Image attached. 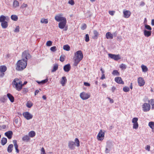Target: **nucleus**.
<instances>
[{
	"mask_svg": "<svg viewBox=\"0 0 154 154\" xmlns=\"http://www.w3.org/2000/svg\"><path fill=\"white\" fill-rule=\"evenodd\" d=\"M23 115L25 118L28 120L32 119L33 117V116L28 112H23Z\"/></svg>",
	"mask_w": 154,
	"mask_h": 154,
	"instance_id": "nucleus-11",
	"label": "nucleus"
},
{
	"mask_svg": "<svg viewBox=\"0 0 154 154\" xmlns=\"http://www.w3.org/2000/svg\"><path fill=\"white\" fill-rule=\"evenodd\" d=\"M28 134L29 137H33L35 136V133L34 131H31L29 132Z\"/></svg>",
	"mask_w": 154,
	"mask_h": 154,
	"instance_id": "nucleus-28",
	"label": "nucleus"
},
{
	"mask_svg": "<svg viewBox=\"0 0 154 154\" xmlns=\"http://www.w3.org/2000/svg\"><path fill=\"white\" fill-rule=\"evenodd\" d=\"M52 42L51 41H48L47 42L46 45L47 46H50L52 45Z\"/></svg>",
	"mask_w": 154,
	"mask_h": 154,
	"instance_id": "nucleus-47",
	"label": "nucleus"
},
{
	"mask_svg": "<svg viewBox=\"0 0 154 154\" xmlns=\"http://www.w3.org/2000/svg\"><path fill=\"white\" fill-rule=\"evenodd\" d=\"M70 69V66L69 64H67L64 66L63 69L66 72H68Z\"/></svg>",
	"mask_w": 154,
	"mask_h": 154,
	"instance_id": "nucleus-21",
	"label": "nucleus"
},
{
	"mask_svg": "<svg viewBox=\"0 0 154 154\" xmlns=\"http://www.w3.org/2000/svg\"><path fill=\"white\" fill-rule=\"evenodd\" d=\"M145 5V3L143 2H140V6H143Z\"/></svg>",
	"mask_w": 154,
	"mask_h": 154,
	"instance_id": "nucleus-61",
	"label": "nucleus"
},
{
	"mask_svg": "<svg viewBox=\"0 0 154 154\" xmlns=\"http://www.w3.org/2000/svg\"><path fill=\"white\" fill-rule=\"evenodd\" d=\"M115 11H109V14L113 16L114 15L115 13Z\"/></svg>",
	"mask_w": 154,
	"mask_h": 154,
	"instance_id": "nucleus-56",
	"label": "nucleus"
},
{
	"mask_svg": "<svg viewBox=\"0 0 154 154\" xmlns=\"http://www.w3.org/2000/svg\"><path fill=\"white\" fill-rule=\"evenodd\" d=\"M30 56L29 51H25L22 54V60L27 61L28 58Z\"/></svg>",
	"mask_w": 154,
	"mask_h": 154,
	"instance_id": "nucleus-8",
	"label": "nucleus"
},
{
	"mask_svg": "<svg viewBox=\"0 0 154 154\" xmlns=\"http://www.w3.org/2000/svg\"><path fill=\"white\" fill-rule=\"evenodd\" d=\"M91 95L89 93H87L85 92L81 93L80 94V97L83 100H86L90 97Z\"/></svg>",
	"mask_w": 154,
	"mask_h": 154,
	"instance_id": "nucleus-7",
	"label": "nucleus"
},
{
	"mask_svg": "<svg viewBox=\"0 0 154 154\" xmlns=\"http://www.w3.org/2000/svg\"><path fill=\"white\" fill-rule=\"evenodd\" d=\"M58 68V65L57 64H55L53 66V68L51 70V72L56 71Z\"/></svg>",
	"mask_w": 154,
	"mask_h": 154,
	"instance_id": "nucleus-29",
	"label": "nucleus"
},
{
	"mask_svg": "<svg viewBox=\"0 0 154 154\" xmlns=\"http://www.w3.org/2000/svg\"><path fill=\"white\" fill-rule=\"evenodd\" d=\"M11 18L14 21H17L18 20L17 16L16 15H12L11 16Z\"/></svg>",
	"mask_w": 154,
	"mask_h": 154,
	"instance_id": "nucleus-37",
	"label": "nucleus"
},
{
	"mask_svg": "<svg viewBox=\"0 0 154 154\" xmlns=\"http://www.w3.org/2000/svg\"><path fill=\"white\" fill-rule=\"evenodd\" d=\"M13 147V145L11 144L9 145L7 148V151L9 153H11L12 152Z\"/></svg>",
	"mask_w": 154,
	"mask_h": 154,
	"instance_id": "nucleus-25",
	"label": "nucleus"
},
{
	"mask_svg": "<svg viewBox=\"0 0 154 154\" xmlns=\"http://www.w3.org/2000/svg\"><path fill=\"white\" fill-rule=\"evenodd\" d=\"M63 14H60L56 15L54 17V19L57 21L60 22L58 24V27L60 29H64L67 23L66 18L63 17Z\"/></svg>",
	"mask_w": 154,
	"mask_h": 154,
	"instance_id": "nucleus-1",
	"label": "nucleus"
},
{
	"mask_svg": "<svg viewBox=\"0 0 154 154\" xmlns=\"http://www.w3.org/2000/svg\"><path fill=\"white\" fill-rule=\"evenodd\" d=\"M65 58V55L63 54L61 55L60 57V60L61 62H63L64 61Z\"/></svg>",
	"mask_w": 154,
	"mask_h": 154,
	"instance_id": "nucleus-40",
	"label": "nucleus"
},
{
	"mask_svg": "<svg viewBox=\"0 0 154 154\" xmlns=\"http://www.w3.org/2000/svg\"><path fill=\"white\" fill-rule=\"evenodd\" d=\"M106 36L108 39H112L113 37L112 34L109 32H107L106 33Z\"/></svg>",
	"mask_w": 154,
	"mask_h": 154,
	"instance_id": "nucleus-20",
	"label": "nucleus"
},
{
	"mask_svg": "<svg viewBox=\"0 0 154 154\" xmlns=\"http://www.w3.org/2000/svg\"><path fill=\"white\" fill-rule=\"evenodd\" d=\"M7 96L11 102L13 103L14 102V98L12 95L10 93H8L7 94Z\"/></svg>",
	"mask_w": 154,
	"mask_h": 154,
	"instance_id": "nucleus-24",
	"label": "nucleus"
},
{
	"mask_svg": "<svg viewBox=\"0 0 154 154\" xmlns=\"http://www.w3.org/2000/svg\"><path fill=\"white\" fill-rule=\"evenodd\" d=\"M89 37L88 34H86L85 37V40L86 42H88L89 41Z\"/></svg>",
	"mask_w": 154,
	"mask_h": 154,
	"instance_id": "nucleus-44",
	"label": "nucleus"
},
{
	"mask_svg": "<svg viewBox=\"0 0 154 154\" xmlns=\"http://www.w3.org/2000/svg\"><path fill=\"white\" fill-rule=\"evenodd\" d=\"M143 111L144 112L149 111L150 109L151 106L149 103H145L142 105Z\"/></svg>",
	"mask_w": 154,
	"mask_h": 154,
	"instance_id": "nucleus-10",
	"label": "nucleus"
},
{
	"mask_svg": "<svg viewBox=\"0 0 154 154\" xmlns=\"http://www.w3.org/2000/svg\"><path fill=\"white\" fill-rule=\"evenodd\" d=\"M137 82L139 86H142L145 84V81L144 79L141 77H139L137 79Z\"/></svg>",
	"mask_w": 154,
	"mask_h": 154,
	"instance_id": "nucleus-12",
	"label": "nucleus"
},
{
	"mask_svg": "<svg viewBox=\"0 0 154 154\" xmlns=\"http://www.w3.org/2000/svg\"><path fill=\"white\" fill-rule=\"evenodd\" d=\"M149 102L152 105V109H154V99H151L149 101Z\"/></svg>",
	"mask_w": 154,
	"mask_h": 154,
	"instance_id": "nucleus-34",
	"label": "nucleus"
},
{
	"mask_svg": "<svg viewBox=\"0 0 154 154\" xmlns=\"http://www.w3.org/2000/svg\"><path fill=\"white\" fill-rule=\"evenodd\" d=\"M93 33L94 35L93 36V38L94 39H97L99 35L98 32L96 30H94L93 31Z\"/></svg>",
	"mask_w": 154,
	"mask_h": 154,
	"instance_id": "nucleus-26",
	"label": "nucleus"
},
{
	"mask_svg": "<svg viewBox=\"0 0 154 154\" xmlns=\"http://www.w3.org/2000/svg\"><path fill=\"white\" fill-rule=\"evenodd\" d=\"M139 127V125L138 123L133 124V128L136 129H137Z\"/></svg>",
	"mask_w": 154,
	"mask_h": 154,
	"instance_id": "nucleus-45",
	"label": "nucleus"
},
{
	"mask_svg": "<svg viewBox=\"0 0 154 154\" xmlns=\"http://www.w3.org/2000/svg\"><path fill=\"white\" fill-rule=\"evenodd\" d=\"M27 61L22 60H18L16 63V69L18 71L22 70L25 68L27 65Z\"/></svg>",
	"mask_w": 154,
	"mask_h": 154,
	"instance_id": "nucleus-4",
	"label": "nucleus"
},
{
	"mask_svg": "<svg viewBox=\"0 0 154 154\" xmlns=\"http://www.w3.org/2000/svg\"><path fill=\"white\" fill-rule=\"evenodd\" d=\"M27 4L23 3L21 6L20 8L23 9L24 8H26L27 7Z\"/></svg>",
	"mask_w": 154,
	"mask_h": 154,
	"instance_id": "nucleus-54",
	"label": "nucleus"
},
{
	"mask_svg": "<svg viewBox=\"0 0 154 154\" xmlns=\"http://www.w3.org/2000/svg\"><path fill=\"white\" fill-rule=\"evenodd\" d=\"M120 68L122 69H125L126 68V66L123 63L122 64L119 66Z\"/></svg>",
	"mask_w": 154,
	"mask_h": 154,
	"instance_id": "nucleus-46",
	"label": "nucleus"
},
{
	"mask_svg": "<svg viewBox=\"0 0 154 154\" xmlns=\"http://www.w3.org/2000/svg\"><path fill=\"white\" fill-rule=\"evenodd\" d=\"M7 99L5 96L2 97L0 99V101L1 102L4 103L6 102Z\"/></svg>",
	"mask_w": 154,
	"mask_h": 154,
	"instance_id": "nucleus-39",
	"label": "nucleus"
},
{
	"mask_svg": "<svg viewBox=\"0 0 154 154\" xmlns=\"http://www.w3.org/2000/svg\"><path fill=\"white\" fill-rule=\"evenodd\" d=\"M63 49L66 51H69L70 49V46L68 45H65L63 46Z\"/></svg>",
	"mask_w": 154,
	"mask_h": 154,
	"instance_id": "nucleus-33",
	"label": "nucleus"
},
{
	"mask_svg": "<svg viewBox=\"0 0 154 154\" xmlns=\"http://www.w3.org/2000/svg\"><path fill=\"white\" fill-rule=\"evenodd\" d=\"M5 134L9 139H11L12 137L13 132L12 131H9L5 132Z\"/></svg>",
	"mask_w": 154,
	"mask_h": 154,
	"instance_id": "nucleus-17",
	"label": "nucleus"
},
{
	"mask_svg": "<svg viewBox=\"0 0 154 154\" xmlns=\"http://www.w3.org/2000/svg\"><path fill=\"white\" fill-rule=\"evenodd\" d=\"M84 85L86 86H89L90 85V84L88 82H84Z\"/></svg>",
	"mask_w": 154,
	"mask_h": 154,
	"instance_id": "nucleus-58",
	"label": "nucleus"
},
{
	"mask_svg": "<svg viewBox=\"0 0 154 154\" xmlns=\"http://www.w3.org/2000/svg\"><path fill=\"white\" fill-rule=\"evenodd\" d=\"M51 50L53 52L55 51L57 49L56 48V47L55 46L52 47L50 48Z\"/></svg>",
	"mask_w": 154,
	"mask_h": 154,
	"instance_id": "nucleus-48",
	"label": "nucleus"
},
{
	"mask_svg": "<svg viewBox=\"0 0 154 154\" xmlns=\"http://www.w3.org/2000/svg\"><path fill=\"white\" fill-rule=\"evenodd\" d=\"M66 82L67 79L66 77H62L60 81V83L62 85V86H64L65 84L66 83Z\"/></svg>",
	"mask_w": 154,
	"mask_h": 154,
	"instance_id": "nucleus-18",
	"label": "nucleus"
},
{
	"mask_svg": "<svg viewBox=\"0 0 154 154\" xmlns=\"http://www.w3.org/2000/svg\"><path fill=\"white\" fill-rule=\"evenodd\" d=\"M22 82L18 78L14 79L12 82L14 87L17 91H20L23 87Z\"/></svg>",
	"mask_w": 154,
	"mask_h": 154,
	"instance_id": "nucleus-3",
	"label": "nucleus"
},
{
	"mask_svg": "<svg viewBox=\"0 0 154 154\" xmlns=\"http://www.w3.org/2000/svg\"><path fill=\"white\" fill-rule=\"evenodd\" d=\"M30 138L29 136L27 135H24L22 138V140L26 142H28L29 141Z\"/></svg>",
	"mask_w": 154,
	"mask_h": 154,
	"instance_id": "nucleus-23",
	"label": "nucleus"
},
{
	"mask_svg": "<svg viewBox=\"0 0 154 154\" xmlns=\"http://www.w3.org/2000/svg\"><path fill=\"white\" fill-rule=\"evenodd\" d=\"M13 143L14 144V145L16 149V151L17 153H18L19 152V150L18 149V145L17 144V141L16 140H13Z\"/></svg>",
	"mask_w": 154,
	"mask_h": 154,
	"instance_id": "nucleus-19",
	"label": "nucleus"
},
{
	"mask_svg": "<svg viewBox=\"0 0 154 154\" xmlns=\"http://www.w3.org/2000/svg\"><path fill=\"white\" fill-rule=\"evenodd\" d=\"M141 67L143 72H146L147 71L148 68L146 66L142 65L141 66Z\"/></svg>",
	"mask_w": 154,
	"mask_h": 154,
	"instance_id": "nucleus-31",
	"label": "nucleus"
},
{
	"mask_svg": "<svg viewBox=\"0 0 154 154\" xmlns=\"http://www.w3.org/2000/svg\"><path fill=\"white\" fill-rule=\"evenodd\" d=\"M87 27V25L85 23H84L82 26L81 27V29L82 30H84L86 29Z\"/></svg>",
	"mask_w": 154,
	"mask_h": 154,
	"instance_id": "nucleus-50",
	"label": "nucleus"
},
{
	"mask_svg": "<svg viewBox=\"0 0 154 154\" xmlns=\"http://www.w3.org/2000/svg\"><path fill=\"white\" fill-rule=\"evenodd\" d=\"M106 78L105 75L104 74H102V76L100 78L101 79L103 80Z\"/></svg>",
	"mask_w": 154,
	"mask_h": 154,
	"instance_id": "nucleus-57",
	"label": "nucleus"
},
{
	"mask_svg": "<svg viewBox=\"0 0 154 154\" xmlns=\"http://www.w3.org/2000/svg\"><path fill=\"white\" fill-rule=\"evenodd\" d=\"M20 27L19 26H17L16 27V28L14 30V32H19L20 31Z\"/></svg>",
	"mask_w": 154,
	"mask_h": 154,
	"instance_id": "nucleus-49",
	"label": "nucleus"
},
{
	"mask_svg": "<svg viewBox=\"0 0 154 154\" xmlns=\"http://www.w3.org/2000/svg\"><path fill=\"white\" fill-rule=\"evenodd\" d=\"M83 55L82 51L81 50L77 51L75 53V56L73 59L74 60V65L77 66L79 63L82 59Z\"/></svg>",
	"mask_w": 154,
	"mask_h": 154,
	"instance_id": "nucleus-2",
	"label": "nucleus"
},
{
	"mask_svg": "<svg viewBox=\"0 0 154 154\" xmlns=\"http://www.w3.org/2000/svg\"><path fill=\"white\" fill-rule=\"evenodd\" d=\"M41 151L42 152L41 154H46L45 150L43 147L42 148Z\"/></svg>",
	"mask_w": 154,
	"mask_h": 154,
	"instance_id": "nucleus-55",
	"label": "nucleus"
},
{
	"mask_svg": "<svg viewBox=\"0 0 154 154\" xmlns=\"http://www.w3.org/2000/svg\"><path fill=\"white\" fill-rule=\"evenodd\" d=\"M48 81V79H47L45 80H42L41 82H38V83H42V84H44V83H46V82H47Z\"/></svg>",
	"mask_w": 154,
	"mask_h": 154,
	"instance_id": "nucleus-53",
	"label": "nucleus"
},
{
	"mask_svg": "<svg viewBox=\"0 0 154 154\" xmlns=\"http://www.w3.org/2000/svg\"><path fill=\"white\" fill-rule=\"evenodd\" d=\"M68 3L72 5L74 4V2L73 0H70L69 1Z\"/></svg>",
	"mask_w": 154,
	"mask_h": 154,
	"instance_id": "nucleus-52",
	"label": "nucleus"
},
{
	"mask_svg": "<svg viewBox=\"0 0 154 154\" xmlns=\"http://www.w3.org/2000/svg\"><path fill=\"white\" fill-rule=\"evenodd\" d=\"M40 22L42 23L47 24L48 23V19H46L45 18H42L41 19Z\"/></svg>",
	"mask_w": 154,
	"mask_h": 154,
	"instance_id": "nucleus-36",
	"label": "nucleus"
},
{
	"mask_svg": "<svg viewBox=\"0 0 154 154\" xmlns=\"http://www.w3.org/2000/svg\"><path fill=\"white\" fill-rule=\"evenodd\" d=\"M1 144L3 146L5 145L7 142V139L5 137H3L1 140Z\"/></svg>",
	"mask_w": 154,
	"mask_h": 154,
	"instance_id": "nucleus-30",
	"label": "nucleus"
},
{
	"mask_svg": "<svg viewBox=\"0 0 154 154\" xmlns=\"http://www.w3.org/2000/svg\"><path fill=\"white\" fill-rule=\"evenodd\" d=\"M112 74L114 76H119L120 75L119 73L117 70H113Z\"/></svg>",
	"mask_w": 154,
	"mask_h": 154,
	"instance_id": "nucleus-35",
	"label": "nucleus"
},
{
	"mask_svg": "<svg viewBox=\"0 0 154 154\" xmlns=\"http://www.w3.org/2000/svg\"><path fill=\"white\" fill-rule=\"evenodd\" d=\"M145 28L147 29L151 30H152V28L149 25H146L145 26Z\"/></svg>",
	"mask_w": 154,
	"mask_h": 154,
	"instance_id": "nucleus-51",
	"label": "nucleus"
},
{
	"mask_svg": "<svg viewBox=\"0 0 154 154\" xmlns=\"http://www.w3.org/2000/svg\"><path fill=\"white\" fill-rule=\"evenodd\" d=\"M108 99L109 100V101H110V102L111 103H113L114 102V101H113V100L112 99H111L109 97H108Z\"/></svg>",
	"mask_w": 154,
	"mask_h": 154,
	"instance_id": "nucleus-60",
	"label": "nucleus"
},
{
	"mask_svg": "<svg viewBox=\"0 0 154 154\" xmlns=\"http://www.w3.org/2000/svg\"><path fill=\"white\" fill-rule=\"evenodd\" d=\"M7 67L5 66H0V72H1L0 74L1 77H3L4 75V72L6 71Z\"/></svg>",
	"mask_w": 154,
	"mask_h": 154,
	"instance_id": "nucleus-14",
	"label": "nucleus"
},
{
	"mask_svg": "<svg viewBox=\"0 0 154 154\" xmlns=\"http://www.w3.org/2000/svg\"><path fill=\"white\" fill-rule=\"evenodd\" d=\"M150 149V146L149 145H147L146 148V150H147L148 151H149Z\"/></svg>",
	"mask_w": 154,
	"mask_h": 154,
	"instance_id": "nucleus-59",
	"label": "nucleus"
},
{
	"mask_svg": "<svg viewBox=\"0 0 154 154\" xmlns=\"http://www.w3.org/2000/svg\"><path fill=\"white\" fill-rule=\"evenodd\" d=\"M108 148H106L105 151V152L106 153H108L110 151V149H110L111 148V146L109 145L107 146Z\"/></svg>",
	"mask_w": 154,
	"mask_h": 154,
	"instance_id": "nucleus-43",
	"label": "nucleus"
},
{
	"mask_svg": "<svg viewBox=\"0 0 154 154\" xmlns=\"http://www.w3.org/2000/svg\"><path fill=\"white\" fill-rule=\"evenodd\" d=\"M100 70L102 74H104L105 71H104V70H103L102 68H101V69H100Z\"/></svg>",
	"mask_w": 154,
	"mask_h": 154,
	"instance_id": "nucleus-62",
	"label": "nucleus"
},
{
	"mask_svg": "<svg viewBox=\"0 0 154 154\" xmlns=\"http://www.w3.org/2000/svg\"><path fill=\"white\" fill-rule=\"evenodd\" d=\"M75 145H76L78 147L80 146V141L77 138H75V142L72 141H69L68 142V146L69 148L70 149H74L75 148Z\"/></svg>",
	"mask_w": 154,
	"mask_h": 154,
	"instance_id": "nucleus-6",
	"label": "nucleus"
},
{
	"mask_svg": "<svg viewBox=\"0 0 154 154\" xmlns=\"http://www.w3.org/2000/svg\"><path fill=\"white\" fill-rule=\"evenodd\" d=\"M123 17L125 18H128L131 14V12L129 10H124L123 11Z\"/></svg>",
	"mask_w": 154,
	"mask_h": 154,
	"instance_id": "nucleus-15",
	"label": "nucleus"
},
{
	"mask_svg": "<svg viewBox=\"0 0 154 154\" xmlns=\"http://www.w3.org/2000/svg\"><path fill=\"white\" fill-rule=\"evenodd\" d=\"M105 133L103 132L102 130H100L97 136V138L98 140L102 141L104 137Z\"/></svg>",
	"mask_w": 154,
	"mask_h": 154,
	"instance_id": "nucleus-9",
	"label": "nucleus"
},
{
	"mask_svg": "<svg viewBox=\"0 0 154 154\" xmlns=\"http://www.w3.org/2000/svg\"><path fill=\"white\" fill-rule=\"evenodd\" d=\"M151 24L152 26H154V19H152L151 21Z\"/></svg>",
	"mask_w": 154,
	"mask_h": 154,
	"instance_id": "nucleus-64",
	"label": "nucleus"
},
{
	"mask_svg": "<svg viewBox=\"0 0 154 154\" xmlns=\"http://www.w3.org/2000/svg\"><path fill=\"white\" fill-rule=\"evenodd\" d=\"M151 32H152L151 31H147L146 30H144L143 32L144 35L147 37H148L151 35Z\"/></svg>",
	"mask_w": 154,
	"mask_h": 154,
	"instance_id": "nucleus-22",
	"label": "nucleus"
},
{
	"mask_svg": "<svg viewBox=\"0 0 154 154\" xmlns=\"http://www.w3.org/2000/svg\"><path fill=\"white\" fill-rule=\"evenodd\" d=\"M110 58L113 59L115 60H118L121 59V57L119 54L115 55L111 54H108Z\"/></svg>",
	"mask_w": 154,
	"mask_h": 154,
	"instance_id": "nucleus-13",
	"label": "nucleus"
},
{
	"mask_svg": "<svg viewBox=\"0 0 154 154\" xmlns=\"http://www.w3.org/2000/svg\"><path fill=\"white\" fill-rule=\"evenodd\" d=\"M148 125L152 129V131L154 130V122H150L149 123Z\"/></svg>",
	"mask_w": 154,
	"mask_h": 154,
	"instance_id": "nucleus-27",
	"label": "nucleus"
},
{
	"mask_svg": "<svg viewBox=\"0 0 154 154\" xmlns=\"http://www.w3.org/2000/svg\"><path fill=\"white\" fill-rule=\"evenodd\" d=\"M9 18L3 15L0 16V22L1 23V26L3 29H6L8 27V21Z\"/></svg>",
	"mask_w": 154,
	"mask_h": 154,
	"instance_id": "nucleus-5",
	"label": "nucleus"
},
{
	"mask_svg": "<svg viewBox=\"0 0 154 154\" xmlns=\"http://www.w3.org/2000/svg\"><path fill=\"white\" fill-rule=\"evenodd\" d=\"M19 2L17 0H15L13 3V6L15 7H18L19 6Z\"/></svg>",
	"mask_w": 154,
	"mask_h": 154,
	"instance_id": "nucleus-38",
	"label": "nucleus"
},
{
	"mask_svg": "<svg viewBox=\"0 0 154 154\" xmlns=\"http://www.w3.org/2000/svg\"><path fill=\"white\" fill-rule=\"evenodd\" d=\"M116 89V88L114 87H112V92H114Z\"/></svg>",
	"mask_w": 154,
	"mask_h": 154,
	"instance_id": "nucleus-63",
	"label": "nucleus"
},
{
	"mask_svg": "<svg viewBox=\"0 0 154 154\" xmlns=\"http://www.w3.org/2000/svg\"><path fill=\"white\" fill-rule=\"evenodd\" d=\"M33 105V103L30 101H28L26 103V106L29 108H31Z\"/></svg>",
	"mask_w": 154,
	"mask_h": 154,
	"instance_id": "nucleus-32",
	"label": "nucleus"
},
{
	"mask_svg": "<svg viewBox=\"0 0 154 154\" xmlns=\"http://www.w3.org/2000/svg\"><path fill=\"white\" fill-rule=\"evenodd\" d=\"M138 119L137 118L134 117L132 119V122L133 123V124H136L138 123Z\"/></svg>",
	"mask_w": 154,
	"mask_h": 154,
	"instance_id": "nucleus-41",
	"label": "nucleus"
},
{
	"mask_svg": "<svg viewBox=\"0 0 154 154\" xmlns=\"http://www.w3.org/2000/svg\"><path fill=\"white\" fill-rule=\"evenodd\" d=\"M123 90L125 92H128L130 90V89L129 87L127 86H125L123 88Z\"/></svg>",
	"mask_w": 154,
	"mask_h": 154,
	"instance_id": "nucleus-42",
	"label": "nucleus"
},
{
	"mask_svg": "<svg viewBox=\"0 0 154 154\" xmlns=\"http://www.w3.org/2000/svg\"><path fill=\"white\" fill-rule=\"evenodd\" d=\"M115 81L118 83L124 84V82L120 77H117L115 78Z\"/></svg>",
	"mask_w": 154,
	"mask_h": 154,
	"instance_id": "nucleus-16",
	"label": "nucleus"
}]
</instances>
